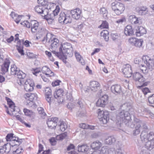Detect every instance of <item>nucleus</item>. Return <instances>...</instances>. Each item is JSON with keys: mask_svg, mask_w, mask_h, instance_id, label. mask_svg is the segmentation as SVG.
I'll use <instances>...</instances> for the list:
<instances>
[{"mask_svg": "<svg viewBox=\"0 0 154 154\" xmlns=\"http://www.w3.org/2000/svg\"><path fill=\"white\" fill-rule=\"evenodd\" d=\"M122 111L119 113L116 116L115 122L118 125H120L125 120L128 122L131 117L130 114H132V112L133 109L129 103H125L121 106Z\"/></svg>", "mask_w": 154, "mask_h": 154, "instance_id": "1", "label": "nucleus"}, {"mask_svg": "<svg viewBox=\"0 0 154 154\" xmlns=\"http://www.w3.org/2000/svg\"><path fill=\"white\" fill-rule=\"evenodd\" d=\"M52 35L48 30L43 28L40 27L37 34L36 38L40 39L43 44L47 43L48 39Z\"/></svg>", "mask_w": 154, "mask_h": 154, "instance_id": "2", "label": "nucleus"}, {"mask_svg": "<svg viewBox=\"0 0 154 154\" xmlns=\"http://www.w3.org/2000/svg\"><path fill=\"white\" fill-rule=\"evenodd\" d=\"M111 5L112 10L117 15L121 14L125 9L124 5L117 1L112 3Z\"/></svg>", "mask_w": 154, "mask_h": 154, "instance_id": "3", "label": "nucleus"}, {"mask_svg": "<svg viewBox=\"0 0 154 154\" xmlns=\"http://www.w3.org/2000/svg\"><path fill=\"white\" fill-rule=\"evenodd\" d=\"M141 59L142 60H139V64H138L140 65V66L142 64H146L150 70L152 71L154 69V64L152 63L153 60L150 57L147 55H145L143 56Z\"/></svg>", "mask_w": 154, "mask_h": 154, "instance_id": "4", "label": "nucleus"}, {"mask_svg": "<svg viewBox=\"0 0 154 154\" xmlns=\"http://www.w3.org/2000/svg\"><path fill=\"white\" fill-rule=\"evenodd\" d=\"M141 59L142 60H139V64H138L140 65V66L142 64H146L150 70L152 71L154 69V64L152 63L153 60L150 57L147 55H145L143 56Z\"/></svg>", "mask_w": 154, "mask_h": 154, "instance_id": "5", "label": "nucleus"}, {"mask_svg": "<svg viewBox=\"0 0 154 154\" xmlns=\"http://www.w3.org/2000/svg\"><path fill=\"white\" fill-rule=\"evenodd\" d=\"M133 79L137 82L139 83L140 87L146 86L148 84L149 82H144L145 79L143 76L139 72H136L133 74Z\"/></svg>", "mask_w": 154, "mask_h": 154, "instance_id": "6", "label": "nucleus"}, {"mask_svg": "<svg viewBox=\"0 0 154 154\" xmlns=\"http://www.w3.org/2000/svg\"><path fill=\"white\" fill-rule=\"evenodd\" d=\"M97 117L101 124H105L109 121V113L107 111H100L98 112Z\"/></svg>", "mask_w": 154, "mask_h": 154, "instance_id": "7", "label": "nucleus"}, {"mask_svg": "<svg viewBox=\"0 0 154 154\" xmlns=\"http://www.w3.org/2000/svg\"><path fill=\"white\" fill-rule=\"evenodd\" d=\"M11 71L12 75H15L18 79L25 78L26 76V74L22 71L19 70L15 65L11 66Z\"/></svg>", "mask_w": 154, "mask_h": 154, "instance_id": "8", "label": "nucleus"}, {"mask_svg": "<svg viewBox=\"0 0 154 154\" xmlns=\"http://www.w3.org/2000/svg\"><path fill=\"white\" fill-rule=\"evenodd\" d=\"M58 21L60 23L62 24H66L71 23V19L69 15L63 12L60 13Z\"/></svg>", "mask_w": 154, "mask_h": 154, "instance_id": "9", "label": "nucleus"}, {"mask_svg": "<svg viewBox=\"0 0 154 154\" xmlns=\"http://www.w3.org/2000/svg\"><path fill=\"white\" fill-rule=\"evenodd\" d=\"M142 121L137 119L134 120V124L131 125L130 127L131 128L135 127V129L133 131V134L134 135H137L139 134L140 132L141 129H142L141 124Z\"/></svg>", "mask_w": 154, "mask_h": 154, "instance_id": "10", "label": "nucleus"}, {"mask_svg": "<svg viewBox=\"0 0 154 154\" xmlns=\"http://www.w3.org/2000/svg\"><path fill=\"white\" fill-rule=\"evenodd\" d=\"M59 40L51 35L50 38L48 39L47 43L50 44V48L52 50H56L57 47L59 46Z\"/></svg>", "mask_w": 154, "mask_h": 154, "instance_id": "11", "label": "nucleus"}, {"mask_svg": "<svg viewBox=\"0 0 154 154\" xmlns=\"http://www.w3.org/2000/svg\"><path fill=\"white\" fill-rule=\"evenodd\" d=\"M35 86V84L33 81L30 79L26 80L24 84V89L27 92L32 91Z\"/></svg>", "mask_w": 154, "mask_h": 154, "instance_id": "12", "label": "nucleus"}, {"mask_svg": "<svg viewBox=\"0 0 154 154\" xmlns=\"http://www.w3.org/2000/svg\"><path fill=\"white\" fill-rule=\"evenodd\" d=\"M72 49L69 48L65 50L64 51H63L61 48H60V50L61 51V54L62 55V61L65 63H66V60L67 59L66 54H67L69 57L72 56L73 54L72 51Z\"/></svg>", "mask_w": 154, "mask_h": 154, "instance_id": "13", "label": "nucleus"}, {"mask_svg": "<svg viewBox=\"0 0 154 154\" xmlns=\"http://www.w3.org/2000/svg\"><path fill=\"white\" fill-rule=\"evenodd\" d=\"M122 72L125 75V77L127 78L131 77L132 74L131 66L129 64L124 65L123 68L122 69Z\"/></svg>", "mask_w": 154, "mask_h": 154, "instance_id": "14", "label": "nucleus"}, {"mask_svg": "<svg viewBox=\"0 0 154 154\" xmlns=\"http://www.w3.org/2000/svg\"><path fill=\"white\" fill-rule=\"evenodd\" d=\"M108 96L104 95L99 99L96 103V105L98 106L104 107L107 104Z\"/></svg>", "mask_w": 154, "mask_h": 154, "instance_id": "15", "label": "nucleus"}, {"mask_svg": "<svg viewBox=\"0 0 154 154\" xmlns=\"http://www.w3.org/2000/svg\"><path fill=\"white\" fill-rule=\"evenodd\" d=\"M58 119L57 117L49 118L47 122L48 127L51 129L55 128L57 125Z\"/></svg>", "mask_w": 154, "mask_h": 154, "instance_id": "16", "label": "nucleus"}, {"mask_svg": "<svg viewBox=\"0 0 154 154\" xmlns=\"http://www.w3.org/2000/svg\"><path fill=\"white\" fill-rule=\"evenodd\" d=\"M63 92V90L61 89H59L56 90L54 94L55 98L57 99L58 103L62 102L63 101V98L62 94Z\"/></svg>", "mask_w": 154, "mask_h": 154, "instance_id": "17", "label": "nucleus"}, {"mask_svg": "<svg viewBox=\"0 0 154 154\" xmlns=\"http://www.w3.org/2000/svg\"><path fill=\"white\" fill-rule=\"evenodd\" d=\"M112 92L116 95L120 94L122 92L121 86L118 85H115L112 86L111 88Z\"/></svg>", "mask_w": 154, "mask_h": 154, "instance_id": "18", "label": "nucleus"}, {"mask_svg": "<svg viewBox=\"0 0 154 154\" xmlns=\"http://www.w3.org/2000/svg\"><path fill=\"white\" fill-rule=\"evenodd\" d=\"M10 63L9 60L6 59L5 60L4 63L1 66V71L4 74L8 71Z\"/></svg>", "mask_w": 154, "mask_h": 154, "instance_id": "19", "label": "nucleus"}, {"mask_svg": "<svg viewBox=\"0 0 154 154\" xmlns=\"http://www.w3.org/2000/svg\"><path fill=\"white\" fill-rule=\"evenodd\" d=\"M90 86L91 90L93 92H95L100 88V84L98 82L95 81L91 82Z\"/></svg>", "mask_w": 154, "mask_h": 154, "instance_id": "20", "label": "nucleus"}, {"mask_svg": "<svg viewBox=\"0 0 154 154\" xmlns=\"http://www.w3.org/2000/svg\"><path fill=\"white\" fill-rule=\"evenodd\" d=\"M81 11L79 8H76L73 10H71L70 14L72 17L74 19L77 20L80 17Z\"/></svg>", "mask_w": 154, "mask_h": 154, "instance_id": "21", "label": "nucleus"}, {"mask_svg": "<svg viewBox=\"0 0 154 154\" xmlns=\"http://www.w3.org/2000/svg\"><path fill=\"white\" fill-rule=\"evenodd\" d=\"M129 20L132 24H140L141 23L140 18L136 17L134 15L130 16L129 17Z\"/></svg>", "mask_w": 154, "mask_h": 154, "instance_id": "22", "label": "nucleus"}, {"mask_svg": "<svg viewBox=\"0 0 154 154\" xmlns=\"http://www.w3.org/2000/svg\"><path fill=\"white\" fill-rule=\"evenodd\" d=\"M42 71L43 73L46 75H48L49 77L54 75V73L46 66H44L42 67Z\"/></svg>", "mask_w": 154, "mask_h": 154, "instance_id": "23", "label": "nucleus"}, {"mask_svg": "<svg viewBox=\"0 0 154 154\" xmlns=\"http://www.w3.org/2000/svg\"><path fill=\"white\" fill-rule=\"evenodd\" d=\"M45 98L48 103L50 104L51 101V90L49 88H47L45 90Z\"/></svg>", "mask_w": 154, "mask_h": 154, "instance_id": "24", "label": "nucleus"}, {"mask_svg": "<svg viewBox=\"0 0 154 154\" xmlns=\"http://www.w3.org/2000/svg\"><path fill=\"white\" fill-rule=\"evenodd\" d=\"M31 25L32 32L33 33L36 32L39 25L38 22L36 20H32L31 21Z\"/></svg>", "mask_w": 154, "mask_h": 154, "instance_id": "25", "label": "nucleus"}, {"mask_svg": "<svg viewBox=\"0 0 154 154\" xmlns=\"http://www.w3.org/2000/svg\"><path fill=\"white\" fill-rule=\"evenodd\" d=\"M146 33V29L143 26H140L137 27L136 29V34L137 36H140L141 35Z\"/></svg>", "mask_w": 154, "mask_h": 154, "instance_id": "26", "label": "nucleus"}, {"mask_svg": "<svg viewBox=\"0 0 154 154\" xmlns=\"http://www.w3.org/2000/svg\"><path fill=\"white\" fill-rule=\"evenodd\" d=\"M124 32L126 35H132L134 34L133 29L131 26L127 25L125 29Z\"/></svg>", "mask_w": 154, "mask_h": 154, "instance_id": "27", "label": "nucleus"}, {"mask_svg": "<svg viewBox=\"0 0 154 154\" xmlns=\"http://www.w3.org/2000/svg\"><path fill=\"white\" fill-rule=\"evenodd\" d=\"M102 146V143L98 140L94 141L91 144V147L93 149L97 150Z\"/></svg>", "mask_w": 154, "mask_h": 154, "instance_id": "28", "label": "nucleus"}, {"mask_svg": "<svg viewBox=\"0 0 154 154\" xmlns=\"http://www.w3.org/2000/svg\"><path fill=\"white\" fill-rule=\"evenodd\" d=\"M10 15L17 23L19 22L22 18V17L23 16L22 15H18L16 14L14 12H12Z\"/></svg>", "mask_w": 154, "mask_h": 154, "instance_id": "29", "label": "nucleus"}, {"mask_svg": "<svg viewBox=\"0 0 154 154\" xmlns=\"http://www.w3.org/2000/svg\"><path fill=\"white\" fill-rule=\"evenodd\" d=\"M108 154H123L120 148L117 149L115 150L114 148H111L108 149Z\"/></svg>", "mask_w": 154, "mask_h": 154, "instance_id": "30", "label": "nucleus"}, {"mask_svg": "<svg viewBox=\"0 0 154 154\" xmlns=\"http://www.w3.org/2000/svg\"><path fill=\"white\" fill-rule=\"evenodd\" d=\"M148 133L145 131H143L140 135V137L141 140L143 143H146V141H148Z\"/></svg>", "mask_w": 154, "mask_h": 154, "instance_id": "31", "label": "nucleus"}, {"mask_svg": "<svg viewBox=\"0 0 154 154\" xmlns=\"http://www.w3.org/2000/svg\"><path fill=\"white\" fill-rule=\"evenodd\" d=\"M109 32L106 30H103L100 32V35L103 37L106 42H108L109 40Z\"/></svg>", "mask_w": 154, "mask_h": 154, "instance_id": "32", "label": "nucleus"}, {"mask_svg": "<svg viewBox=\"0 0 154 154\" xmlns=\"http://www.w3.org/2000/svg\"><path fill=\"white\" fill-rule=\"evenodd\" d=\"M146 148L150 150L154 148V140L147 141L145 144Z\"/></svg>", "mask_w": 154, "mask_h": 154, "instance_id": "33", "label": "nucleus"}, {"mask_svg": "<svg viewBox=\"0 0 154 154\" xmlns=\"http://www.w3.org/2000/svg\"><path fill=\"white\" fill-rule=\"evenodd\" d=\"M72 26L74 29L78 31L82 29L83 28L84 24L82 23L78 24V23H73Z\"/></svg>", "mask_w": 154, "mask_h": 154, "instance_id": "34", "label": "nucleus"}, {"mask_svg": "<svg viewBox=\"0 0 154 154\" xmlns=\"http://www.w3.org/2000/svg\"><path fill=\"white\" fill-rule=\"evenodd\" d=\"M88 150V146L86 145H79L78 146V151L79 152H86Z\"/></svg>", "mask_w": 154, "mask_h": 154, "instance_id": "35", "label": "nucleus"}, {"mask_svg": "<svg viewBox=\"0 0 154 154\" xmlns=\"http://www.w3.org/2000/svg\"><path fill=\"white\" fill-rule=\"evenodd\" d=\"M116 141V138L113 137H108L105 140V143L106 144L111 145L114 143Z\"/></svg>", "mask_w": 154, "mask_h": 154, "instance_id": "36", "label": "nucleus"}, {"mask_svg": "<svg viewBox=\"0 0 154 154\" xmlns=\"http://www.w3.org/2000/svg\"><path fill=\"white\" fill-rule=\"evenodd\" d=\"M60 48H61L63 51L68 49H72L71 44L69 43H66L63 44L61 45Z\"/></svg>", "mask_w": 154, "mask_h": 154, "instance_id": "37", "label": "nucleus"}, {"mask_svg": "<svg viewBox=\"0 0 154 154\" xmlns=\"http://www.w3.org/2000/svg\"><path fill=\"white\" fill-rule=\"evenodd\" d=\"M100 14L103 15V17L106 19L107 18L108 12L106 9L105 8H102L100 10Z\"/></svg>", "mask_w": 154, "mask_h": 154, "instance_id": "38", "label": "nucleus"}, {"mask_svg": "<svg viewBox=\"0 0 154 154\" xmlns=\"http://www.w3.org/2000/svg\"><path fill=\"white\" fill-rule=\"evenodd\" d=\"M23 112L25 115L29 117H33L34 115V113L32 110H29L26 108L23 109Z\"/></svg>", "mask_w": 154, "mask_h": 154, "instance_id": "39", "label": "nucleus"}, {"mask_svg": "<svg viewBox=\"0 0 154 154\" xmlns=\"http://www.w3.org/2000/svg\"><path fill=\"white\" fill-rule=\"evenodd\" d=\"M75 55L78 61L80 62L82 65L85 64V61L82 58L81 56L79 53L75 52Z\"/></svg>", "mask_w": 154, "mask_h": 154, "instance_id": "40", "label": "nucleus"}, {"mask_svg": "<svg viewBox=\"0 0 154 154\" xmlns=\"http://www.w3.org/2000/svg\"><path fill=\"white\" fill-rule=\"evenodd\" d=\"M38 113L40 116L43 118H44L46 116V114L44 112L43 108L42 107H39L37 109Z\"/></svg>", "mask_w": 154, "mask_h": 154, "instance_id": "41", "label": "nucleus"}, {"mask_svg": "<svg viewBox=\"0 0 154 154\" xmlns=\"http://www.w3.org/2000/svg\"><path fill=\"white\" fill-rule=\"evenodd\" d=\"M26 96L29 98V100L30 101H32L37 97L36 94L35 93H27L26 94Z\"/></svg>", "mask_w": 154, "mask_h": 154, "instance_id": "42", "label": "nucleus"}, {"mask_svg": "<svg viewBox=\"0 0 154 154\" xmlns=\"http://www.w3.org/2000/svg\"><path fill=\"white\" fill-rule=\"evenodd\" d=\"M51 52L54 54H55L56 56H57L60 59L62 60V55L61 54V51H60V48H59V51L56 52L55 50H52Z\"/></svg>", "mask_w": 154, "mask_h": 154, "instance_id": "43", "label": "nucleus"}, {"mask_svg": "<svg viewBox=\"0 0 154 154\" xmlns=\"http://www.w3.org/2000/svg\"><path fill=\"white\" fill-rule=\"evenodd\" d=\"M67 135V132H65L60 135H57L56 137V139L57 140H62L64 139Z\"/></svg>", "mask_w": 154, "mask_h": 154, "instance_id": "44", "label": "nucleus"}, {"mask_svg": "<svg viewBox=\"0 0 154 154\" xmlns=\"http://www.w3.org/2000/svg\"><path fill=\"white\" fill-rule=\"evenodd\" d=\"M147 66L146 64H141L140 66V69L142 71V72L145 74H147L148 72V70L146 67Z\"/></svg>", "mask_w": 154, "mask_h": 154, "instance_id": "45", "label": "nucleus"}, {"mask_svg": "<svg viewBox=\"0 0 154 154\" xmlns=\"http://www.w3.org/2000/svg\"><path fill=\"white\" fill-rule=\"evenodd\" d=\"M148 10L146 8L143 7L139 10V14L142 15H144L148 14Z\"/></svg>", "mask_w": 154, "mask_h": 154, "instance_id": "46", "label": "nucleus"}, {"mask_svg": "<svg viewBox=\"0 0 154 154\" xmlns=\"http://www.w3.org/2000/svg\"><path fill=\"white\" fill-rule=\"evenodd\" d=\"M49 13V11L48 9L44 7L41 14L42 16L44 17H45H45H47V16L48 15Z\"/></svg>", "mask_w": 154, "mask_h": 154, "instance_id": "47", "label": "nucleus"}, {"mask_svg": "<svg viewBox=\"0 0 154 154\" xmlns=\"http://www.w3.org/2000/svg\"><path fill=\"white\" fill-rule=\"evenodd\" d=\"M137 39V38L134 37L130 38L128 39L129 43L131 45L134 46L135 45H136Z\"/></svg>", "mask_w": 154, "mask_h": 154, "instance_id": "48", "label": "nucleus"}, {"mask_svg": "<svg viewBox=\"0 0 154 154\" xmlns=\"http://www.w3.org/2000/svg\"><path fill=\"white\" fill-rule=\"evenodd\" d=\"M143 42V40L142 39L137 38L134 46L136 47L140 48L142 46Z\"/></svg>", "mask_w": 154, "mask_h": 154, "instance_id": "49", "label": "nucleus"}, {"mask_svg": "<svg viewBox=\"0 0 154 154\" xmlns=\"http://www.w3.org/2000/svg\"><path fill=\"white\" fill-rule=\"evenodd\" d=\"M109 27V24L106 21H103L102 24L98 27L101 29L108 28Z\"/></svg>", "mask_w": 154, "mask_h": 154, "instance_id": "50", "label": "nucleus"}, {"mask_svg": "<svg viewBox=\"0 0 154 154\" xmlns=\"http://www.w3.org/2000/svg\"><path fill=\"white\" fill-rule=\"evenodd\" d=\"M5 98L8 102V103L9 106V108L14 107V104L12 100L10 99L7 97H6Z\"/></svg>", "mask_w": 154, "mask_h": 154, "instance_id": "51", "label": "nucleus"}, {"mask_svg": "<svg viewBox=\"0 0 154 154\" xmlns=\"http://www.w3.org/2000/svg\"><path fill=\"white\" fill-rule=\"evenodd\" d=\"M44 7L42 6H36L35 8V10L36 12L38 13L41 14L43 9Z\"/></svg>", "mask_w": 154, "mask_h": 154, "instance_id": "52", "label": "nucleus"}, {"mask_svg": "<svg viewBox=\"0 0 154 154\" xmlns=\"http://www.w3.org/2000/svg\"><path fill=\"white\" fill-rule=\"evenodd\" d=\"M3 147H4L5 150V152L7 153H8L11 150V146L10 144L8 143L5 144L3 146Z\"/></svg>", "mask_w": 154, "mask_h": 154, "instance_id": "53", "label": "nucleus"}, {"mask_svg": "<svg viewBox=\"0 0 154 154\" xmlns=\"http://www.w3.org/2000/svg\"><path fill=\"white\" fill-rule=\"evenodd\" d=\"M67 125L66 123L64 122H62L60 125V128L61 130L62 131H64L67 128Z\"/></svg>", "mask_w": 154, "mask_h": 154, "instance_id": "54", "label": "nucleus"}, {"mask_svg": "<svg viewBox=\"0 0 154 154\" xmlns=\"http://www.w3.org/2000/svg\"><path fill=\"white\" fill-rule=\"evenodd\" d=\"M41 69L40 68H36L32 69V73L35 76L37 75V74L41 72Z\"/></svg>", "mask_w": 154, "mask_h": 154, "instance_id": "55", "label": "nucleus"}, {"mask_svg": "<svg viewBox=\"0 0 154 154\" xmlns=\"http://www.w3.org/2000/svg\"><path fill=\"white\" fill-rule=\"evenodd\" d=\"M55 17V16L52 13H51L50 14H48L47 17H45V19L47 20H54Z\"/></svg>", "mask_w": 154, "mask_h": 154, "instance_id": "56", "label": "nucleus"}, {"mask_svg": "<svg viewBox=\"0 0 154 154\" xmlns=\"http://www.w3.org/2000/svg\"><path fill=\"white\" fill-rule=\"evenodd\" d=\"M86 111L84 109H83L82 111L80 112H79L77 115L78 116L80 117H82L86 115Z\"/></svg>", "mask_w": 154, "mask_h": 154, "instance_id": "57", "label": "nucleus"}, {"mask_svg": "<svg viewBox=\"0 0 154 154\" xmlns=\"http://www.w3.org/2000/svg\"><path fill=\"white\" fill-rule=\"evenodd\" d=\"M148 141H151L154 140V133L152 132H151L148 135Z\"/></svg>", "mask_w": 154, "mask_h": 154, "instance_id": "58", "label": "nucleus"}, {"mask_svg": "<svg viewBox=\"0 0 154 154\" xmlns=\"http://www.w3.org/2000/svg\"><path fill=\"white\" fill-rule=\"evenodd\" d=\"M10 108L12 109L11 111L13 112V115H15L16 114L15 112H18L20 111V109L17 107L15 106L14 107Z\"/></svg>", "mask_w": 154, "mask_h": 154, "instance_id": "59", "label": "nucleus"}, {"mask_svg": "<svg viewBox=\"0 0 154 154\" xmlns=\"http://www.w3.org/2000/svg\"><path fill=\"white\" fill-rule=\"evenodd\" d=\"M23 151L22 148L20 147L17 149L16 150L14 151L13 153V154H20Z\"/></svg>", "mask_w": 154, "mask_h": 154, "instance_id": "60", "label": "nucleus"}, {"mask_svg": "<svg viewBox=\"0 0 154 154\" xmlns=\"http://www.w3.org/2000/svg\"><path fill=\"white\" fill-rule=\"evenodd\" d=\"M111 37L113 41H115L118 39L119 36L117 33H112L111 35Z\"/></svg>", "mask_w": 154, "mask_h": 154, "instance_id": "61", "label": "nucleus"}, {"mask_svg": "<svg viewBox=\"0 0 154 154\" xmlns=\"http://www.w3.org/2000/svg\"><path fill=\"white\" fill-rule=\"evenodd\" d=\"M148 101L150 104H154V94L149 97Z\"/></svg>", "mask_w": 154, "mask_h": 154, "instance_id": "62", "label": "nucleus"}, {"mask_svg": "<svg viewBox=\"0 0 154 154\" xmlns=\"http://www.w3.org/2000/svg\"><path fill=\"white\" fill-rule=\"evenodd\" d=\"M60 11V8L59 6H56V9L53 11L52 13L56 16H57Z\"/></svg>", "mask_w": 154, "mask_h": 154, "instance_id": "63", "label": "nucleus"}, {"mask_svg": "<svg viewBox=\"0 0 154 154\" xmlns=\"http://www.w3.org/2000/svg\"><path fill=\"white\" fill-rule=\"evenodd\" d=\"M14 135V134L13 133H10L8 134L6 137V139L7 141H11L12 138L13 136Z\"/></svg>", "mask_w": 154, "mask_h": 154, "instance_id": "64", "label": "nucleus"}]
</instances>
